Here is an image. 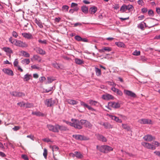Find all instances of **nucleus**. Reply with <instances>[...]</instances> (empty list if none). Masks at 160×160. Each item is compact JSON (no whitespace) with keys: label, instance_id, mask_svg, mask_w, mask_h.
Listing matches in <instances>:
<instances>
[{"label":"nucleus","instance_id":"nucleus-46","mask_svg":"<svg viewBox=\"0 0 160 160\" xmlns=\"http://www.w3.org/2000/svg\"><path fill=\"white\" fill-rule=\"evenodd\" d=\"M48 154V151L46 149H44V151L43 153V155L45 159L47 158V155Z\"/></svg>","mask_w":160,"mask_h":160},{"label":"nucleus","instance_id":"nucleus-22","mask_svg":"<svg viewBox=\"0 0 160 160\" xmlns=\"http://www.w3.org/2000/svg\"><path fill=\"white\" fill-rule=\"evenodd\" d=\"M97 8L93 6L89 8V12L91 14H94L97 11Z\"/></svg>","mask_w":160,"mask_h":160},{"label":"nucleus","instance_id":"nucleus-50","mask_svg":"<svg viewBox=\"0 0 160 160\" xmlns=\"http://www.w3.org/2000/svg\"><path fill=\"white\" fill-rule=\"evenodd\" d=\"M17 104L20 106L21 107L24 106L25 105L26 103L23 102H19L17 103Z\"/></svg>","mask_w":160,"mask_h":160},{"label":"nucleus","instance_id":"nucleus-2","mask_svg":"<svg viewBox=\"0 0 160 160\" xmlns=\"http://www.w3.org/2000/svg\"><path fill=\"white\" fill-rule=\"evenodd\" d=\"M71 120L72 122V127L78 129H81L82 128V124L81 122V120L79 121L76 119H72Z\"/></svg>","mask_w":160,"mask_h":160},{"label":"nucleus","instance_id":"nucleus-35","mask_svg":"<svg viewBox=\"0 0 160 160\" xmlns=\"http://www.w3.org/2000/svg\"><path fill=\"white\" fill-rule=\"evenodd\" d=\"M115 43L116 44V45H117L118 47H119L124 48V47L125 46L124 44L121 42H116Z\"/></svg>","mask_w":160,"mask_h":160},{"label":"nucleus","instance_id":"nucleus-3","mask_svg":"<svg viewBox=\"0 0 160 160\" xmlns=\"http://www.w3.org/2000/svg\"><path fill=\"white\" fill-rule=\"evenodd\" d=\"M133 7L131 5H128L125 4L123 5L121 8L120 11L121 12H124L127 11H128V12H131L133 10Z\"/></svg>","mask_w":160,"mask_h":160},{"label":"nucleus","instance_id":"nucleus-14","mask_svg":"<svg viewBox=\"0 0 160 160\" xmlns=\"http://www.w3.org/2000/svg\"><path fill=\"white\" fill-rule=\"evenodd\" d=\"M100 125H102L106 129H111L112 128V126L108 122H101Z\"/></svg>","mask_w":160,"mask_h":160},{"label":"nucleus","instance_id":"nucleus-12","mask_svg":"<svg viewBox=\"0 0 160 160\" xmlns=\"http://www.w3.org/2000/svg\"><path fill=\"white\" fill-rule=\"evenodd\" d=\"M109 106L115 108H118L120 107V104L118 102H111L108 103Z\"/></svg>","mask_w":160,"mask_h":160},{"label":"nucleus","instance_id":"nucleus-37","mask_svg":"<svg viewBox=\"0 0 160 160\" xmlns=\"http://www.w3.org/2000/svg\"><path fill=\"white\" fill-rule=\"evenodd\" d=\"M35 22L40 28H43V26L42 22L38 21L37 19H35Z\"/></svg>","mask_w":160,"mask_h":160},{"label":"nucleus","instance_id":"nucleus-48","mask_svg":"<svg viewBox=\"0 0 160 160\" xmlns=\"http://www.w3.org/2000/svg\"><path fill=\"white\" fill-rule=\"evenodd\" d=\"M140 51L135 50L133 53V54L135 56H138L140 55Z\"/></svg>","mask_w":160,"mask_h":160},{"label":"nucleus","instance_id":"nucleus-15","mask_svg":"<svg viewBox=\"0 0 160 160\" xmlns=\"http://www.w3.org/2000/svg\"><path fill=\"white\" fill-rule=\"evenodd\" d=\"M57 128L58 130V132H59V130L63 131H67L69 130V129L66 127L62 125L60 126L58 124H57Z\"/></svg>","mask_w":160,"mask_h":160},{"label":"nucleus","instance_id":"nucleus-38","mask_svg":"<svg viewBox=\"0 0 160 160\" xmlns=\"http://www.w3.org/2000/svg\"><path fill=\"white\" fill-rule=\"evenodd\" d=\"M82 11L84 13L87 14L88 12V8L86 6H83L82 7Z\"/></svg>","mask_w":160,"mask_h":160},{"label":"nucleus","instance_id":"nucleus-4","mask_svg":"<svg viewBox=\"0 0 160 160\" xmlns=\"http://www.w3.org/2000/svg\"><path fill=\"white\" fill-rule=\"evenodd\" d=\"M12 44L16 46L22 47L27 46V44L22 41H9Z\"/></svg>","mask_w":160,"mask_h":160},{"label":"nucleus","instance_id":"nucleus-19","mask_svg":"<svg viewBox=\"0 0 160 160\" xmlns=\"http://www.w3.org/2000/svg\"><path fill=\"white\" fill-rule=\"evenodd\" d=\"M96 135L99 140L102 142H106L107 141V139L103 136L98 134H96Z\"/></svg>","mask_w":160,"mask_h":160},{"label":"nucleus","instance_id":"nucleus-52","mask_svg":"<svg viewBox=\"0 0 160 160\" xmlns=\"http://www.w3.org/2000/svg\"><path fill=\"white\" fill-rule=\"evenodd\" d=\"M20 128V127L19 126H15L14 128H13L12 129L14 131H17L19 130Z\"/></svg>","mask_w":160,"mask_h":160},{"label":"nucleus","instance_id":"nucleus-16","mask_svg":"<svg viewBox=\"0 0 160 160\" xmlns=\"http://www.w3.org/2000/svg\"><path fill=\"white\" fill-rule=\"evenodd\" d=\"M143 138L146 141L151 142L153 140L155 139V138L152 137L151 135H148L144 137Z\"/></svg>","mask_w":160,"mask_h":160},{"label":"nucleus","instance_id":"nucleus-11","mask_svg":"<svg viewBox=\"0 0 160 160\" xmlns=\"http://www.w3.org/2000/svg\"><path fill=\"white\" fill-rule=\"evenodd\" d=\"M2 71L4 73L9 76H13L14 75L13 71L9 69L4 68L2 69Z\"/></svg>","mask_w":160,"mask_h":160},{"label":"nucleus","instance_id":"nucleus-36","mask_svg":"<svg viewBox=\"0 0 160 160\" xmlns=\"http://www.w3.org/2000/svg\"><path fill=\"white\" fill-rule=\"evenodd\" d=\"M21 53L22 55L26 58H28L30 57L29 54L27 52L24 51H21Z\"/></svg>","mask_w":160,"mask_h":160},{"label":"nucleus","instance_id":"nucleus-63","mask_svg":"<svg viewBox=\"0 0 160 160\" xmlns=\"http://www.w3.org/2000/svg\"><path fill=\"white\" fill-rule=\"evenodd\" d=\"M27 137L28 138H30L33 141L34 140V136H32L31 135H28L27 136Z\"/></svg>","mask_w":160,"mask_h":160},{"label":"nucleus","instance_id":"nucleus-51","mask_svg":"<svg viewBox=\"0 0 160 160\" xmlns=\"http://www.w3.org/2000/svg\"><path fill=\"white\" fill-rule=\"evenodd\" d=\"M148 13L149 16H153V12L151 10H150L148 11Z\"/></svg>","mask_w":160,"mask_h":160},{"label":"nucleus","instance_id":"nucleus-20","mask_svg":"<svg viewBox=\"0 0 160 160\" xmlns=\"http://www.w3.org/2000/svg\"><path fill=\"white\" fill-rule=\"evenodd\" d=\"M22 36L25 38L28 39H32L33 36L30 33H22Z\"/></svg>","mask_w":160,"mask_h":160},{"label":"nucleus","instance_id":"nucleus-55","mask_svg":"<svg viewBox=\"0 0 160 160\" xmlns=\"http://www.w3.org/2000/svg\"><path fill=\"white\" fill-rule=\"evenodd\" d=\"M108 116L112 119L114 120L115 121V120H116V118H117V117L110 115H109Z\"/></svg>","mask_w":160,"mask_h":160},{"label":"nucleus","instance_id":"nucleus-7","mask_svg":"<svg viewBox=\"0 0 160 160\" xmlns=\"http://www.w3.org/2000/svg\"><path fill=\"white\" fill-rule=\"evenodd\" d=\"M55 103V102L52 99V98H50L46 100L45 103L48 107H52Z\"/></svg>","mask_w":160,"mask_h":160},{"label":"nucleus","instance_id":"nucleus-25","mask_svg":"<svg viewBox=\"0 0 160 160\" xmlns=\"http://www.w3.org/2000/svg\"><path fill=\"white\" fill-rule=\"evenodd\" d=\"M2 49L5 52H6L7 53L9 54V57L10 58L11 55L10 54L13 53L12 51V50L9 48L8 47H4L2 48Z\"/></svg>","mask_w":160,"mask_h":160},{"label":"nucleus","instance_id":"nucleus-54","mask_svg":"<svg viewBox=\"0 0 160 160\" xmlns=\"http://www.w3.org/2000/svg\"><path fill=\"white\" fill-rule=\"evenodd\" d=\"M22 158L25 160H28V156L26 155H22Z\"/></svg>","mask_w":160,"mask_h":160},{"label":"nucleus","instance_id":"nucleus-5","mask_svg":"<svg viewBox=\"0 0 160 160\" xmlns=\"http://www.w3.org/2000/svg\"><path fill=\"white\" fill-rule=\"evenodd\" d=\"M142 145L144 147L149 149L155 150L156 148V147L154 146L153 145L146 142H142Z\"/></svg>","mask_w":160,"mask_h":160},{"label":"nucleus","instance_id":"nucleus-59","mask_svg":"<svg viewBox=\"0 0 160 160\" xmlns=\"http://www.w3.org/2000/svg\"><path fill=\"white\" fill-rule=\"evenodd\" d=\"M31 67L33 68V69H38L40 68H39V67H37L36 65H32L31 66Z\"/></svg>","mask_w":160,"mask_h":160},{"label":"nucleus","instance_id":"nucleus-39","mask_svg":"<svg viewBox=\"0 0 160 160\" xmlns=\"http://www.w3.org/2000/svg\"><path fill=\"white\" fill-rule=\"evenodd\" d=\"M75 62L76 63L79 65L82 64L83 62V61L78 58H75Z\"/></svg>","mask_w":160,"mask_h":160},{"label":"nucleus","instance_id":"nucleus-30","mask_svg":"<svg viewBox=\"0 0 160 160\" xmlns=\"http://www.w3.org/2000/svg\"><path fill=\"white\" fill-rule=\"evenodd\" d=\"M89 103L91 105L95 106H98L99 104V103L98 102L92 100H89Z\"/></svg>","mask_w":160,"mask_h":160},{"label":"nucleus","instance_id":"nucleus-27","mask_svg":"<svg viewBox=\"0 0 160 160\" xmlns=\"http://www.w3.org/2000/svg\"><path fill=\"white\" fill-rule=\"evenodd\" d=\"M36 51L38 53L41 55H44L46 53V52L44 51L40 48H37Z\"/></svg>","mask_w":160,"mask_h":160},{"label":"nucleus","instance_id":"nucleus-21","mask_svg":"<svg viewBox=\"0 0 160 160\" xmlns=\"http://www.w3.org/2000/svg\"><path fill=\"white\" fill-rule=\"evenodd\" d=\"M50 147L52 148V149L53 152V157L54 160H58L57 159V158L55 157V155L54 153V152L58 151L59 148L58 147L55 145L53 146H51ZM56 155V154L55 155Z\"/></svg>","mask_w":160,"mask_h":160},{"label":"nucleus","instance_id":"nucleus-56","mask_svg":"<svg viewBox=\"0 0 160 160\" xmlns=\"http://www.w3.org/2000/svg\"><path fill=\"white\" fill-rule=\"evenodd\" d=\"M12 34L13 36L16 38L18 36L17 33L15 31H13L12 33Z\"/></svg>","mask_w":160,"mask_h":160},{"label":"nucleus","instance_id":"nucleus-26","mask_svg":"<svg viewBox=\"0 0 160 160\" xmlns=\"http://www.w3.org/2000/svg\"><path fill=\"white\" fill-rule=\"evenodd\" d=\"M31 60L33 61L34 60H37L38 62H40L41 61V58L38 56L35 55H34L32 58H31Z\"/></svg>","mask_w":160,"mask_h":160},{"label":"nucleus","instance_id":"nucleus-6","mask_svg":"<svg viewBox=\"0 0 160 160\" xmlns=\"http://www.w3.org/2000/svg\"><path fill=\"white\" fill-rule=\"evenodd\" d=\"M123 92L124 94L132 98H135L136 97V94L131 91L125 89Z\"/></svg>","mask_w":160,"mask_h":160},{"label":"nucleus","instance_id":"nucleus-40","mask_svg":"<svg viewBox=\"0 0 160 160\" xmlns=\"http://www.w3.org/2000/svg\"><path fill=\"white\" fill-rule=\"evenodd\" d=\"M31 77V76L28 74H26L24 76V80L26 81H28Z\"/></svg>","mask_w":160,"mask_h":160},{"label":"nucleus","instance_id":"nucleus-44","mask_svg":"<svg viewBox=\"0 0 160 160\" xmlns=\"http://www.w3.org/2000/svg\"><path fill=\"white\" fill-rule=\"evenodd\" d=\"M25 106L26 108H31L33 107V104L32 103H26Z\"/></svg>","mask_w":160,"mask_h":160},{"label":"nucleus","instance_id":"nucleus-64","mask_svg":"<svg viewBox=\"0 0 160 160\" xmlns=\"http://www.w3.org/2000/svg\"><path fill=\"white\" fill-rule=\"evenodd\" d=\"M154 144L156 147H158L160 146V143L157 141H155L154 142Z\"/></svg>","mask_w":160,"mask_h":160},{"label":"nucleus","instance_id":"nucleus-32","mask_svg":"<svg viewBox=\"0 0 160 160\" xmlns=\"http://www.w3.org/2000/svg\"><path fill=\"white\" fill-rule=\"evenodd\" d=\"M52 66L55 68L57 69H62L63 66L61 65H59L57 63H54L52 64Z\"/></svg>","mask_w":160,"mask_h":160},{"label":"nucleus","instance_id":"nucleus-47","mask_svg":"<svg viewBox=\"0 0 160 160\" xmlns=\"http://www.w3.org/2000/svg\"><path fill=\"white\" fill-rule=\"evenodd\" d=\"M48 80V83H51L54 80V79L52 77H48L47 78Z\"/></svg>","mask_w":160,"mask_h":160},{"label":"nucleus","instance_id":"nucleus-13","mask_svg":"<svg viewBox=\"0 0 160 160\" xmlns=\"http://www.w3.org/2000/svg\"><path fill=\"white\" fill-rule=\"evenodd\" d=\"M138 122L141 124H150L151 123V121L148 119H139Z\"/></svg>","mask_w":160,"mask_h":160},{"label":"nucleus","instance_id":"nucleus-10","mask_svg":"<svg viewBox=\"0 0 160 160\" xmlns=\"http://www.w3.org/2000/svg\"><path fill=\"white\" fill-rule=\"evenodd\" d=\"M57 124L53 126L52 125L48 124L47 125V127L50 131H52L54 132H58V130L56 128Z\"/></svg>","mask_w":160,"mask_h":160},{"label":"nucleus","instance_id":"nucleus-49","mask_svg":"<svg viewBox=\"0 0 160 160\" xmlns=\"http://www.w3.org/2000/svg\"><path fill=\"white\" fill-rule=\"evenodd\" d=\"M13 65L14 67H18V66H19V65H18V59H16L15 60L13 63Z\"/></svg>","mask_w":160,"mask_h":160},{"label":"nucleus","instance_id":"nucleus-42","mask_svg":"<svg viewBox=\"0 0 160 160\" xmlns=\"http://www.w3.org/2000/svg\"><path fill=\"white\" fill-rule=\"evenodd\" d=\"M122 127L123 128L126 129L127 131H129L130 130V127L128 126L126 124H122Z\"/></svg>","mask_w":160,"mask_h":160},{"label":"nucleus","instance_id":"nucleus-17","mask_svg":"<svg viewBox=\"0 0 160 160\" xmlns=\"http://www.w3.org/2000/svg\"><path fill=\"white\" fill-rule=\"evenodd\" d=\"M70 155L72 156L75 155L77 158H81L83 157V155L80 152H75L74 154L70 153Z\"/></svg>","mask_w":160,"mask_h":160},{"label":"nucleus","instance_id":"nucleus-18","mask_svg":"<svg viewBox=\"0 0 160 160\" xmlns=\"http://www.w3.org/2000/svg\"><path fill=\"white\" fill-rule=\"evenodd\" d=\"M102 98L104 100H108L113 99V97L109 94H106L102 96Z\"/></svg>","mask_w":160,"mask_h":160},{"label":"nucleus","instance_id":"nucleus-31","mask_svg":"<svg viewBox=\"0 0 160 160\" xmlns=\"http://www.w3.org/2000/svg\"><path fill=\"white\" fill-rule=\"evenodd\" d=\"M32 114L38 116H44V114L39 111L33 112H32Z\"/></svg>","mask_w":160,"mask_h":160},{"label":"nucleus","instance_id":"nucleus-43","mask_svg":"<svg viewBox=\"0 0 160 160\" xmlns=\"http://www.w3.org/2000/svg\"><path fill=\"white\" fill-rule=\"evenodd\" d=\"M74 38L76 40H87L85 38H82L81 37L78 35L75 36Z\"/></svg>","mask_w":160,"mask_h":160},{"label":"nucleus","instance_id":"nucleus-8","mask_svg":"<svg viewBox=\"0 0 160 160\" xmlns=\"http://www.w3.org/2000/svg\"><path fill=\"white\" fill-rule=\"evenodd\" d=\"M81 122L82 125H84V126L89 128H91L92 127V125L90 122L86 120H81Z\"/></svg>","mask_w":160,"mask_h":160},{"label":"nucleus","instance_id":"nucleus-61","mask_svg":"<svg viewBox=\"0 0 160 160\" xmlns=\"http://www.w3.org/2000/svg\"><path fill=\"white\" fill-rule=\"evenodd\" d=\"M45 77H42L40 78L39 81L41 82H42L43 81L45 80Z\"/></svg>","mask_w":160,"mask_h":160},{"label":"nucleus","instance_id":"nucleus-45","mask_svg":"<svg viewBox=\"0 0 160 160\" xmlns=\"http://www.w3.org/2000/svg\"><path fill=\"white\" fill-rule=\"evenodd\" d=\"M69 7L67 5H64L62 7V10L65 12H68Z\"/></svg>","mask_w":160,"mask_h":160},{"label":"nucleus","instance_id":"nucleus-1","mask_svg":"<svg viewBox=\"0 0 160 160\" xmlns=\"http://www.w3.org/2000/svg\"><path fill=\"white\" fill-rule=\"evenodd\" d=\"M97 148L101 152L104 153H107L113 150V148L107 145H103L100 147L97 146Z\"/></svg>","mask_w":160,"mask_h":160},{"label":"nucleus","instance_id":"nucleus-28","mask_svg":"<svg viewBox=\"0 0 160 160\" xmlns=\"http://www.w3.org/2000/svg\"><path fill=\"white\" fill-rule=\"evenodd\" d=\"M146 26V24L144 22H142L138 25V28L143 30L144 29V28Z\"/></svg>","mask_w":160,"mask_h":160},{"label":"nucleus","instance_id":"nucleus-24","mask_svg":"<svg viewBox=\"0 0 160 160\" xmlns=\"http://www.w3.org/2000/svg\"><path fill=\"white\" fill-rule=\"evenodd\" d=\"M81 105L83 106L84 107H86L89 110H91L92 111H95V109L92 108V107L89 106L88 104L85 103L83 101H81L80 102Z\"/></svg>","mask_w":160,"mask_h":160},{"label":"nucleus","instance_id":"nucleus-41","mask_svg":"<svg viewBox=\"0 0 160 160\" xmlns=\"http://www.w3.org/2000/svg\"><path fill=\"white\" fill-rule=\"evenodd\" d=\"M22 62L23 64H28L30 61L29 59H25L22 60Z\"/></svg>","mask_w":160,"mask_h":160},{"label":"nucleus","instance_id":"nucleus-53","mask_svg":"<svg viewBox=\"0 0 160 160\" xmlns=\"http://www.w3.org/2000/svg\"><path fill=\"white\" fill-rule=\"evenodd\" d=\"M116 93L117 94L120 96H122L123 94L122 92L118 89Z\"/></svg>","mask_w":160,"mask_h":160},{"label":"nucleus","instance_id":"nucleus-60","mask_svg":"<svg viewBox=\"0 0 160 160\" xmlns=\"http://www.w3.org/2000/svg\"><path fill=\"white\" fill-rule=\"evenodd\" d=\"M154 153L157 156L160 157V152L159 151H155Z\"/></svg>","mask_w":160,"mask_h":160},{"label":"nucleus","instance_id":"nucleus-34","mask_svg":"<svg viewBox=\"0 0 160 160\" xmlns=\"http://www.w3.org/2000/svg\"><path fill=\"white\" fill-rule=\"evenodd\" d=\"M95 71L96 72V75L98 76H99L101 74V70L100 69L97 68H95Z\"/></svg>","mask_w":160,"mask_h":160},{"label":"nucleus","instance_id":"nucleus-29","mask_svg":"<svg viewBox=\"0 0 160 160\" xmlns=\"http://www.w3.org/2000/svg\"><path fill=\"white\" fill-rule=\"evenodd\" d=\"M66 101L69 104L72 105H76L78 104V102L72 99H68L66 100Z\"/></svg>","mask_w":160,"mask_h":160},{"label":"nucleus","instance_id":"nucleus-58","mask_svg":"<svg viewBox=\"0 0 160 160\" xmlns=\"http://www.w3.org/2000/svg\"><path fill=\"white\" fill-rule=\"evenodd\" d=\"M63 122H65L67 124L69 125H70L71 126H72V122H69L68 121H65V120L63 121Z\"/></svg>","mask_w":160,"mask_h":160},{"label":"nucleus","instance_id":"nucleus-62","mask_svg":"<svg viewBox=\"0 0 160 160\" xmlns=\"http://www.w3.org/2000/svg\"><path fill=\"white\" fill-rule=\"evenodd\" d=\"M115 121L119 123H121L122 122V120L121 119H119L118 117H117Z\"/></svg>","mask_w":160,"mask_h":160},{"label":"nucleus","instance_id":"nucleus-33","mask_svg":"<svg viewBox=\"0 0 160 160\" xmlns=\"http://www.w3.org/2000/svg\"><path fill=\"white\" fill-rule=\"evenodd\" d=\"M73 137L77 140H82L83 139L82 136L80 135H73Z\"/></svg>","mask_w":160,"mask_h":160},{"label":"nucleus","instance_id":"nucleus-9","mask_svg":"<svg viewBox=\"0 0 160 160\" xmlns=\"http://www.w3.org/2000/svg\"><path fill=\"white\" fill-rule=\"evenodd\" d=\"M11 95L14 97H22L25 96L24 93L22 92H12L10 93Z\"/></svg>","mask_w":160,"mask_h":160},{"label":"nucleus","instance_id":"nucleus-23","mask_svg":"<svg viewBox=\"0 0 160 160\" xmlns=\"http://www.w3.org/2000/svg\"><path fill=\"white\" fill-rule=\"evenodd\" d=\"M112 50V48L109 47H103L101 49L99 50V52L102 53L105 51L110 52Z\"/></svg>","mask_w":160,"mask_h":160},{"label":"nucleus","instance_id":"nucleus-57","mask_svg":"<svg viewBox=\"0 0 160 160\" xmlns=\"http://www.w3.org/2000/svg\"><path fill=\"white\" fill-rule=\"evenodd\" d=\"M138 3L139 5L142 6L143 5L144 2L142 0H139L138 1Z\"/></svg>","mask_w":160,"mask_h":160}]
</instances>
